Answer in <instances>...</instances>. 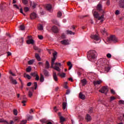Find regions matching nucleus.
Here are the masks:
<instances>
[{"mask_svg": "<svg viewBox=\"0 0 124 124\" xmlns=\"http://www.w3.org/2000/svg\"><path fill=\"white\" fill-rule=\"evenodd\" d=\"M31 66H29L28 68L26 69V72L28 73H29L31 71Z\"/></svg>", "mask_w": 124, "mask_h": 124, "instance_id": "37", "label": "nucleus"}, {"mask_svg": "<svg viewBox=\"0 0 124 124\" xmlns=\"http://www.w3.org/2000/svg\"><path fill=\"white\" fill-rule=\"evenodd\" d=\"M34 86L35 87V90H36L37 87V84L36 82H34Z\"/></svg>", "mask_w": 124, "mask_h": 124, "instance_id": "52", "label": "nucleus"}, {"mask_svg": "<svg viewBox=\"0 0 124 124\" xmlns=\"http://www.w3.org/2000/svg\"><path fill=\"white\" fill-rule=\"evenodd\" d=\"M32 96V93L31 92V91H29V96L30 97H31Z\"/></svg>", "mask_w": 124, "mask_h": 124, "instance_id": "49", "label": "nucleus"}, {"mask_svg": "<svg viewBox=\"0 0 124 124\" xmlns=\"http://www.w3.org/2000/svg\"><path fill=\"white\" fill-rule=\"evenodd\" d=\"M35 77H36V78H35L36 80L38 81L39 79V76L38 75H37L36 76H35Z\"/></svg>", "mask_w": 124, "mask_h": 124, "instance_id": "53", "label": "nucleus"}, {"mask_svg": "<svg viewBox=\"0 0 124 124\" xmlns=\"http://www.w3.org/2000/svg\"><path fill=\"white\" fill-rule=\"evenodd\" d=\"M100 65L102 66V68L105 69L107 72L110 71V69H111L109 65V62H108L107 59H101L100 62Z\"/></svg>", "mask_w": 124, "mask_h": 124, "instance_id": "2", "label": "nucleus"}, {"mask_svg": "<svg viewBox=\"0 0 124 124\" xmlns=\"http://www.w3.org/2000/svg\"><path fill=\"white\" fill-rule=\"evenodd\" d=\"M27 121H31L33 119V116L28 115L27 116Z\"/></svg>", "mask_w": 124, "mask_h": 124, "instance_id": "24", "label": "nucleus"}, {"mask_svg": "<svg viewBox=\"0 0 124 124\" xmlns=\"http://www.w3.org/2000/svg\"><path fill=\"white\" fill-rule=\"evenodd\" d=\"M90 37L93 40L94 43H100L101 38L98 33L91 34Z\"/></svg>", "mask_w": 124, "mask_h": 124, "instance_id": "5", "label": "nucleus"}, {"mask_svg": "<svg viewBox=\"0 0 124 124\" xmlns=\"http://www.w3.org/2000/svg\"><path fill=\"white\" fill-rule=\"evenodd\" d=\"M85 119L88 122L91 121L92 120L91 116L89 114H87Z\"/></svg>", "mask_w": 124, "mask_h": 124, "instance_id": "21", "label": "nucleus"}, {"mask_svg": "<svg viewBox=\"0 0 124 124\" xmlns=\"http://www.w3.org/2000/svg\"><path fill=\"white\" fill-rule=\"evenodd\" d=\"M37 15L35 13H32L30 16L31 19H35L37 17Z\"/></svg>", "mask_w": 124, "mask_h": 124, "instance_id": "16", "label": "nucleus"}, {"mask_svg": "<svg viewBox=\"0 0 124 124\" xmlns=\"http://www.w3.org/2000/svg\"><path fill=\"white\" fill-rule=\"evenodd\" d=\"M111 123H112V122H111V121H107L106 122L107 124H111Z\"/></svg>", "mask_w": 124, "mask_h": 124, "instance_id": "61", "label": "nucleus"}, {"mask_svg": "<svg viewBox=\"0 0 124 124\" xmlns=\"http://www.w3.org/2000/svg\"><path fill=\"white\" fill-rule=\"evenodd\" d=\"M119 103H120V104H123V105H124V101L120 100V101H119Z\"/></svg>", "mask_w": 124, "mask_h": 124, "instance_id": "59", "label": "nucleus"}, {"mask_svg": "<svg viewBox=\"0 0 124 124\" xmlns=\"http://www.w3.org/2000/svg\"><path fill=\"white\" fill-rule=\"evenodd\" d=\"M52 31H53V32H54V33H58L59 32V29L58 28L56 27V26H53L52 28Z\"/></svg>", "mask_w": 124, "mask_h": 124, "instance_id": "13", "label": "nucleus"}, {"mask_svg": "<svg viewBox=\"0 0 124 124\" xmlns=\"http://www.w3.org/2000/svg\"><path fill=\"white\" fill-rule=\"evenodd\" d=\"M66 36L65 35L64 33H62V35H61V38L62 39H65L66 38Z\"/></svg>", "mask_w": 124, "mask_h": 124, "instance_id": "40", "label": "nucleus"}, {"mask_svg": "<svg viewBox=\"0 0 124 124\" xmlns=\"http://www.w3.org/2000/svg\"><path fill=\"white\" fill-rule=\"evenodd\" d=\"M66 32H67V34H70L71 35H74L75 34V32H73L71 31L67 30Z\"/></svg>", "mask_w": 124, "mask_h": 124, "instance_id": "29", "label": "nucleus"}, {"mask_svg": "<svg viewBox=\"0 0 124 124\" xmlns=\"http://www.w3.org/2000/svg\"><path fill=\"white\" fill-rule=\"evenodd\" d=\"M57 52L55 51L53 54V58L57 59Z\"/></svg>", "mask_w": 124, "mask_h": 124, "instance_id": "34", "label": "nucleus"}, {"mask_svg": "<svg viewBox=\"0 0 124 124\" xmlns=\"http://www.w3.org/2000/svg\"><path fill=\"white\" fill-rule=\"evenodd\" d=\"M24 77L25 78H27L28 79H31V77L29 75L26 74V73L24 74Z\"/></svg>", "mask_w": 124, "mask_h": 124, "instance_id": "31", "label": "nucleus"}, {"mask_svg": "<svg viewBox=\"0 0 124 124\" xmlns=\"http://www.w3.org/2000/svg\"><path fill=\"white\" fill-rule=\"evenodd\" d=\"M49 68H50V64L49 62L47 61L46 62L45 68L48 69Z\"/></svg>", "mask_w": 124, "mask_h": 124, "instance_id": "22", "label": "nucleus"}, {"mask_svg": "<svg viewBox=\"0 0 124 124\" xmlns=\"http://www.w3.org/2000/svg\"><path fill=\"white\" fill-rule=\"evenodd\" d=\"M97 53L96 51L91 50L88 52L87 58L88 60L92 62H95L96 60Z\"/></svg>", "mask_w": 124, "mask_h": 124, "instance_id": "3", "label": "nucleus"}, {"mask_svg": "<svg viewBox=\"0 0 124 124\" xmlns=\"http://www.w3.org/2000/svg\"><path fill=\"white\" fill-rule=\"evenodd\" d=\"M120 5L121 8H124V0H121L120 1Z\"/></svg>", "mask_w": 124, "mask_h": 124, "instance_id": "23", "label": "nucleus"}, {"mask_svg": "<svg viewBox=\"0 0 124 124\" xmlns=\"http://www.w3.org/2000/svg\"><path fill=\"white\" fill-rule=\"evenodd\" d=\"M60 123H63L65 121V118H64L62 116H60Z\"/></svg>", "mask_w": 124, "mask_h": 124, "instance_id": "33", "label": "nucleus"}, {"mask_svg": "<svg viewBox=\"0 0 124 124\" xmlns=\"http://www.w3.org/2000/svg\"><path fill=\"white\" fill-rule=\"evenodd\" d=\"M27 122V120H23L21 122L20 124H26Z\"/></svg>", "mask_w": 124, "mask_h": 124, "instance_id": "43", "label": "nucleus"}, {"mask_svg": "<svg viewBox=\"0 0 124 124\" xmlns=\"http://www.w3.org/2000/svg\"><path fill=\"white\" fill-rule=\"evenodd\" d=\"M102 82V81L101 80L94 81L93 84L94 86H96L97 85H100Z\"/></svg>", "mask_w": 124, "mask_h": 124, "instance_id": "14", "label": "nucleus"}, {"mask_svg": "<svg viewBox=\"0 0 124 124\" xmlns=\"http://www.w3.org/2000/svg\"><path fill=\"white\" fill-rule=\"evenodd\" d=\"M7 56L8 57H9V56H11V53H10V52H7Z\"/></svg>", "mask_w": 124, "mask_h": 124, "instance_id": "64", "label": "nucleus"}, {"mask_svg": "<svg viewBox=\"0 0 124 124\" xmlns=\"http://www.w3.org/2000/svg\"><path fill=\"white\" fill-rule=\"evenodd\" d=\"M108 87H107V86H104L101 88L100 90H99V92L105 94H107L108 93Z\"/></svg>", "mask_w": 124, "mask_h": 124, "instance_id": "8", "label": "nucleus"}, {"mask_svg": "<svg viewBox=\"0 0 124 124\" xmlns=\"http://www.w3.org/2000/svg\"><path fill=\"white\" fill-rule=\"evenodd\" d=\"M110 92L113 94H115L116 93V92H115L113 89H111Z\"/></svg>", "mask_w": 124, "mask_h": 124, "instance_id": "51", "label": "nucleus"}, {"mask_svg": "<svg viewBox=\"0 0 124 124\" xmlns=\"http://www.w3.org/2000/svg\"><path fill=\"white\" fill-rule=\"evenodd\" d=\"M31 82H28V83H27V86H28V87L31 86Z\"/></svg>", "mask_w": 124, "mask_h": 124, "instance_id": "60", "label": "nucleus"}, {"mask_svg": "<svg viewBox=\"0 0 124 124\" xmlns=\"http://www.w3.org/2000/svg\"><path fill=\"white\" fill-rule=\"evenodd\" d=\"M107 57L108 58H111V57H112V55H111V54L108 53V54L107 55Z\"/></svg>", "mask_w": 124, "mask_h": 124, "instance_id": "50", "label": "nucleus"}, {"mask_svg": "<svg viewBox=\"0 0 124 124\" xmlns=\"http://www.w3.org/2000/svg\"><path fill=\"white\" fill-rule=\"evenodd\" d=\"M22 2L24 5H26L28 3V0H22Z\"/></svg>", "mask_w": 124, "mask_h": 124, "instance_id": "44", "label": "nucleus"}, {"mask_svg": "<svg viewBox=\"0 0 124 124\" xmlns=\"http://www.w3.org/2000/svg\"><path fill=\"white\" fill-rule=\"evenodd\" d=\"M43 72L46 77L49 76V72L46 69H43Z\"/></svg>", "mask_w": 124, "mask_h": 124, "instance_id": "18", "label": "nucleus"}, {"mask_svg": "<svg viewBox=\"0 0 124 124\" xmlns=\"http://www.w3.org/2000/svg\"><path fill=\"white\" fill-rule=\"evenodd\" d=\"M38 38L39 39L42 40V39H43V36L42 35H38Z\"/></svg>", "mask_w": 124, "mask_h": 124, "instance_id": "54", "label": "nucleus"}, {"mask_svg": "<svg viewBox=\"0 0 124 124\" xmlns=\"http://www.w3.org/2000/svg\"><path fill=\"white\" fill-rule=\"evenodd\" d=\"M67 64L69 66V70H71L72 68L73 64L71 63V62H68Z\"/></svg>", "mask_w": 124, "mask_h": 124, "instance_id": "28", "label": "nucleus"}, {"mask_svg": "<svg viewBox=\"0 0 124 124\" xmlns=\"http://www.w3.org/2000/svg\"><path fill=\"white\" fill-rule=\"evenodd\" d=\"M70 93V90L69 89H68L66 92V94H69Z\"/></svg>", "mask_w": 124, "mask_h": 124, "instance_id": "58", "label": "nucleus"}, {"mask_svg": "<svg viewBox=\"0 0 124 124\" xmlns=\"http://www.w3.org/2000/svg\"><path fill=\"white\" fill-rule=\"evenodd\" d=\"M3 122H5V124H8V122H7V121H4L2 119H0V123H3Z\"/></svg>", "mask_w": 124, "mask_h": 124, "instance_id": "47", "label": "nucleus"}, {"mask_svg": "<svg viewBox=\"0 0 124 124\" xmlns=\"http://www.w3.org/2000/svg\"><path fill=\"white\" fill-rule=\"evenodd\" d=\"M46 9L50 13L53 11L52 5L50 4H47L46 5Z\"/></svg>", "mask_w": 124, "mask_h": 124, "instance_id": "9", "label": "nucleus"}, {"mask_svg": "<svg viewBox=\"0 0 124 124\" xmlns=\"http://www.w3.org/2000/svg\"><path fill=\"white\" fill-rule=\"evenodd\" d=\"M28 38H29V40L27 41V44H34V40L31 38V37L30 36H28Z\"/></svg>", "mask_w": 124, "mask_h": 124, "instance_id": "10", "label": "nucleus"}, {"mask_svg": "<svg viewBox=\"0 0 124 124\" xmlns=\"http://www.w3.org/2000/svg\"><path fill=\"white\" fill-rule=\"evenodd\" d=\"M35 57L38 61L39 62L41 61V58L38 53H35Z\"/></svg>", "mask_w": 124, "mask_h": 124, "instance_id": "19", "label": "nucleus"}, {"mask_svg": "<svg viewBox=\"0 0 124 124\" xmlns=\"http://www.w3.org/2000/svg\"><path fill=\"white\" fill-rule=\"evenodd\" d=\"M19 42H20V43H23V38H21L19 39Z\"/></svg>", "mask_w": 124, "mask_h": 124, "instance_id": "57", "label": "nucleus"}, {"mask_svg": "<svg viewBox=\"0 0 124 124\" xmlns=\"http://www.w3.org/2000/svg\"><path fill=\"white\" fill-rule=\"evenodd\" d=\"M87 16H79L78 17H79L80 18H83L85 17H87Z\"/></svg>", "mask_w": 124, "mask_h": 124, "instance_id": "55", "label": "nucleus"}, {"mask_svg": "<svg viewBox=\"0 0 124 124\" xmlns=\"http://www.w3.org/2000/svg\"><path fill=\"white\" fill-rule=\"evenodd\" d=\"M37 75V74L36 72H34L31 73V75L34 77H36Z\"/></svg>", "mask_w": 124, "mask_h": 124, "instance_id": "38", "label": "nucleus"}, {"mask_svg": "<svg viewBox=\"0 0 124 124\" xmlns=\"http://www.w3.org/2000/svg\"><path fill=\"white\" fill-rule=\"evenodd\" d=\"M115 14L118 15L119 14V11L118 10H116L115 12Z\"/></svg>", "mask_w": 124, "mask_h": 124, "instance_id": "63", "label": "nucleus"}, {"mask_svg": "<svg viewBox=\"0 0 124 124\" xmlns=\"http://www.w3.org/2000/svg\"><path fill=\"white\" fill-rule=\"evenodd\" d=\"M101 32L102 34H105V33L107 34V31L106 30L105 28H102V29L101 30Z\"/></svg>", "mask_w": 124, "mask_h": 124, "instance_id": "26", "label": "nucleus"}, {"mask_svg": "<svg viewBox=\"0 0 124 124\" xmlns=\"http://www.w3.org/2000/svg\"><path fill=\"white\" fill-rule=\"evenodd\" d=\"M58 76H59V77H60L61 78H65V73H62V74H61V73H59L58 74Z\"/></svg>", "mask_w": 124, "mask_h": 124, "instance_id": "27", "label": "nucleus"}, {"mask_svg": "<svg viewBox=\"0 0 124 124\" xmlns=\"http://www.w3.org/2000/svg\"><path fill=\"white\" fill-rule=\"evenodd\" d=\"M31 6L34 9L35 8L36 6V4L34 2H32L31 3Z\"/></svg>", "mask_w": 124, "mask_h": 124, "instance_id": "35", "label": "nucleus"}, {"mask_svg": "<svg viewBox=\"0 0 124 124\" xmlns=\"http://www.w3.org/2000/svg\"><path fill=\"white\" fill-rule=\"evenodd\" d=\"M16 8L19 10V12L22 14L24 16L26 15L23 13V9H22L21 7H18V6L16 5Z\"/></svg>", "mask_w": 124, "mask_h": 124, "instance_id": "17", "label": "nucleus"}, {"mask_svg": "<svg viewBox=\"0 0 124 124\" xmlns=\"http://www.w3.org/2000/svg\"><path fill=\"white\" fill-rule=\"evenodd\" d=\"M38 29L40 30H43V25L40 24L38 26Z\"/></svg>", "mask_w": 124, "mask_h": 124, "instance_id": "41", "label": "nucleus"}, {"mask_svg": "<svg viewBox=\"0 0 124 124\" xmlns=\"http://www.w3.org/2000/svg\"><path fill=\"white\" fill-rule=\"evenodd\" d=\"M25 27L23 25H20V29L21 30L24 31L25 30Z\"/></svg>", "mask_w": 124, "mask_h": 124, "instance_id": "39", "label": "nucleus"}, {"mask_svg": "<svg viewBox=\"0 0 124 124\" xmlns=\"http://www.w3.org/2000/svg\"><path fill=\"white\" fill-rule=\"evenodd\" d=\"M81 82L82 84V86H85L87 84V80L85 78H83L81 80Z\"/></svg>", "mask_w": 124, "mask_h": 124, "instance_id": "20", "label": "nucleus"}, {"mask_svg": "<svg viewBox=\"0 0 124 124\" xmlns=\"http://www.w3.org/2000/svg\"><path fill=\"white\" fill-rule=\"evenodd\" d=\"M44 80V77L42 74H41V77H40V81L41 82H43Z\"/></svg>", "mask_w": 124, "mask_h": 124, "instance_id": "36", "label": "nucleus"}, {"mask_svg": "<svg viewBox=\"0 0 124 124\" xmlns=\"http://www.w3.org/2000/svg\"><path fill=\"white\" fill-rule=\"evenodd\" d=\"M67 104L65 102L63 103V104H62V106L63 108V109H65L66 108V106H67Z\"/></svg>", "mask_w": 124, "mask_h": 124, "instance_id": "32", "label": "nucleus"}, {"mask_svg": "<svg viewBox=\"0 0 124 124\" xmlns=\"http://www.w3.org/2000/svg\"><path fill=\"white\" fill-rule=\"evenodd\" d=\"M62 16V13L61 12H59V13H58V16L59 17H61Z\"/></svg>", "mask_w": 124, "mask_h": 124, "instance_id": "48", "label": "nucleus"}, {"mask_svg": "<svg viewBox=\"0 0 124 124\" xmlns=\"http://www.w3.org/2000/svg\"><path fill=\"white\" fill-rule=\"evenodd\" d=\"M93 112V108H90L89 113H92Z\"/></svg>", "mask_w": 124, "mask_h": 124, "instance_id": "46", "label": "nucleus"}, {"mask_svg": "<svg viewBox=\"0 0 124 124\" xmlns=\"http://www.w3.org/2000/svg\"><path fill=\"white\" fill-rule=\"evenodd\" d=\"M19 119H20V118L16 117V122H19V121L20 120Z\"/></svg>", "mask_w": 124, "mask_h": 124, "instance_id": "62", "label": "nucleus"}, {"mask_svg": "<svg viewBox=\"0 0 124 124\" xmlns=\"http://www.w3.org/2000/svg\"><path fill=\"white\" fill-rule=\"evenodd\" d=\"M57 59L54 58H52L51 60V68L54 69L55 70L57 71L58 72L61 71L60 67L62 66V64L59 62H56L55 63V61Z\"/></svg>", "mask_w": 124, "mask_h": 124, "instance_id": "4", "label": "nucleus"}, {"mask_svg": "<svg viewBox=\"0 0 124 124\" xmlns=\"http://www.w3.org/2000/svg\"><path fill=\"white\" fill-rule=\"evenodd\" d=\"M33 62V60H30L28 62V63L29 65H31Z\"/></svg>", "mask_w": 124, "mask_h": 124, "instance_id": "45", "label": "nucleus"}, {"mask_svg": "<svg viewBox=\"0 0 124 124\" xmlns=\"http://www.w3.org/2000/svg\"><path fill=\"white\" fill-rule=\"evenodd\" d=\"M53 78L55 80V81H57L58 79V77H57V74L54 71H53Z\"/></svg>", "mask_w": 124, "mask_h": 124, "instance_id": "15", "label": "nucleus"}, {"mask_svg": "<svg viewBox=\"0 0 124 124\" xmlns=\"http://www.w3.org/2000/svg\"><path fill=\"white\" fill-rule=\"evenodd\" d=\"M107 41L108 42H110V41H112V42L116 43V42H118V39H117V37H116V36L111 35L109 37V38H108Z\"/></svg>", "mask_w": 124, "mask_h": 124, "instance_id": "7", "label": "nucleus"}, {"mask_svg": "<svg viewBox=\"0 0 124 124\" xmlns=\"http://www.w3.org/2000/svg\"><path fill=\"white\" fill-rule=\"evenodd\" d=\"M60 42H61V44H62V45H69V42L68 40H63Z\"/></svg>", "mask_w": 124, "mask_h": 124, "instance_id": "11", "label": "nucleus"}, {"mask_svg": "<svg viewBox=\"0 0 124 124\" xmlns=\"http://www.w3.org/2000/svg\"><path fill=\"white\" fill-rule=\"evenodd\" d=\"M27 102V98L25 97V96H23V100L21 103L23 104V106H25V103Z\"/></svg>", "mask_w": 124, "mask_h": 124, "instance_id": "12", "label": "nucleus"}, {"mask_svg": "<svg viewBox=\"0 0 124 124\" xmlns=\"http://www.w3.org/2000/svg\"><path fill=\"white\" fill-rule=\"evenodd\" d=\"M24 11L25 12H27L29 11V8L28 7H25L24 8Z\"/></svg>", "mask_w": 124, "mask_h": 124, "instance_id": "56", "label": "nucleus"}, {"mask_svg": "<svg viewBox=\"0 0 124 124\" xmlns=\"http://www.w3.org/2000/svg\"><path fill=\"white\" fill-rule=\"evenodd\" d=\"M9 73L11 75L9 77V78L10 79L11 83L13 84V85H16V79L14 78V77L16 76V74L13 73V72H12V71L11 70L9 71Z\"/></svg>", "mask_w": 124, "mask_h": 124, "instance_id": "6", "label": "nucleus"}, {"mask_svg": "<svg viewBox=\"0 0 124 124\" xmlns=\"http://www.w3.org/2000/svg\"><path fill=\"white\" fill-rule=\"evenodd\" d=\"M96 9L98 12L103 14L100 16L99 14L97 12L93 11V12L94 17L97 18L98 20H101L100 22H103L104 20L102 19L104 18V14L105 13V12L103 9V6L101 4L99 3L97 6Z\"/></svg>", "mask_w": 124, "mask_h": 124, "instance_id": "1", "label": "nucleus"}, {"mask_svg": "<svg viewBox=\"0 0 124 124\" xmlns=\"http://www.w3.org/2000/svg\"><path fill=\"white\" fill-rule=\"evenodd\" d=\"M47 51L51 55V54H53L55 51L54 49H47Z\"/></svg>", "mask_w": 124, "mask_h": 124, "instance_id": "30", "label": "nucleus"}, {"mask_svg": "<svg viewBox=\"0 0 124 124\" xmlns=\"http://www.w3.org/2000/svg\"><path fill=\"white\" fill-rule=\"evenodd\" d=\"M79 98L82 100L85 99V96L84 94H83L82 93H79Z\"/></svg>", "mask_w": 124, "mask_h": 124, "instance_id": "25", "label": "nucleus"}, {"mask_svg": "<svg viewBox=\"0 0 124 124\" xmlns=\"http://www.w3.org/2000/svg\"><path fill=\"white\" fill-rule=\"evenodd\" d=\"M115 99H116V98L115 97L111 96V97H110V102H111V101H113Z\"/></svg>", "mask_w": 124, "mask_h": 124, "instance_id": "42", "label": "nucleus"}]
</instances>
